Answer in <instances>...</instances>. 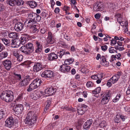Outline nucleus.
Here are the masks:
<instances>
[{
  "instance_id": "nucleus-51",
  "label": "nucleus",
  "mask_w": 130,
  "mask_h": 130,
  "mask_svg": "<svg viewBox=\"0 0 130 130\" xmlns=\"http://www.w3.org/2000/svg\"><path fill=\"white\" fill-rule=\"evenodd\" d=\"M115 48L117 50H118L119 51H122L124 50V48L123 47H120L118 46L115 45Z\"/></svg>"
},
{
  "instance_id": "nucleus-46",
  "label": "nucleus",
  "mask_w": 130,
  "mask_h": 130,
  "mask_svg": "<svg viewBox=\"0 0 130 130\" xmlns=\"http://www.w3.org/2000/svg\"><path fill=\"white\" fill-rule=\"evenodd\" d=\"M120 117L119 115H117L114 119V121L116 123H118L120 121Z\"/></svg>"
},
{
  "instance_id": "nucleus-32",
  "label": "nucleus",
  "mask_w": 130,
  "mask_h": 130,
  "mask_svg": "<svg viewBox=\"0 0 130 130\" xmlns=\"http://www.w3.org/2000/svg\"><path fill=\"white\" fill-rule=\"evenodd\" d=\"M74 61V60L73 59L71 58L66 60L64 62V63L65 64H70L72 63Z\"/></svg>"
},
{
  "instance_id": "nucleus-24",
  "label": "nucleus",
  "mask_w": 130,
  "mask_h": 130,
  "mask_svg": "<svg viewBox=\"0 0 130 130\" xmlns=\"http://www.w3.org/2000/svg\"><path fill=\"white\" fill-rule=\"evenodd\" d=\"M115 17L116 19H117V21L120 24V25L122 26V23L121 22L122 20V16L121 14L120 13H117L115 15Z\"/></svg>"
},
{
  "instance_id": "nucleus-37",
  "label": "nucleus",
  "mask_w": 130,
  "mask_h": 130,
  "mask_svg": "<svg viewBox=\"0 0 130 130\" xmlns=\"http://www.w3.org/2000/svg\"><path fill=\"white\" fill-rule=\"evenodd\" d=\"M30 97L34 100H36L38 99L37 95L36 94V93H35L31 94Z\"/></svg>"
},
{
  "instance_id": "nucleus-48",
  "label": "nucleus",
  "mask_w": 130,
  "mask_h": 130,
  "mask_svg": "<svg viewBox=\"0 0 130 130\" xmlns=\"http://www.w3.org/2000/svg\"><path fill=\"white\" fill-rule=\"evenodd\" d=\"M5 114V112L3 109L0 110V120L3 118L4 115Z\"/></svg>"
},
{
  "instance_id": "nucleus-15",
  "label": "nucleus",
  "mask_w": 130,
  "mask_h": 130,
  "mask_svg": "<svg viewBox=\"0 0 130 130\" xmlns=\"http://www.w3.org/2000/svg\"><path fill=\"white\" fill-rule=\"evenodd\" d=\"M23 23L20 22H18L15 25L14 28L17 31H20L23 28Z\"/></svg>"
},
{
  "instance_id": "nucleus-30",
  "label": "nucleus",
  "mask_w": 130,
  "mask_h": 130,
  "mask_svg": "<svg viewBox=\"0 0 130 130\" xmlns=\"http://www.w3.org/2000/svg\"><path fill=\"white\" fill-rule=\"evenodd\" d=\"M31 27V31L32 33H35L37 32L38 31V30L36 26V25H34L32 26H30L29 27Z\"/></svg>"
},
{
  "instance_id": "nucleus-25",
  "label": "nucleus",
  "mask_w": 130,
  "mask_h": 130,
  "mask_svg": "<svg viewBox=\"0 0 130 130\" xmlns=\"http://www.w3.org/2000/svg\"><path fill=\"white\" fill-rule=\"evenodd\" d=\"M25 47L26 48L30 50L32 52L34 51V47L33 46V44L30 42H28L25 45Z\"/></svg>"
},
{
  "instance_id": "nucleus-26",
  "label": "nucleus",
  "mask_w": 130,
  "mask_h": 130,
  "mask_svg": "<svg viewBox=\"0 0 130 130\" xmlns=\"http://www.w3.org/2000/svg\"><path fill=\"white\" fill-rule=\"evenodd\" d=\"M28 84L27 80L24 79L23 80H22L19 83V85L20 86L25 87Z\"/></svg>"
},
{
  "instance_id": "nucleus-58",
  "label": "nucleus",
  "mask_w": 130,
  "mask_h": 130,
  "mask_svg": "<svg viewBox=\"0 0 130 130\" xmlns=\"http://www.w3.org/2000/svg\"><path fill=\"white\" fill-rule=\"evenodd\" d=\"M98 78L102 79L103 78V74L102 73H101L100 74H98Z\"/></svg>"
},
{
  "instance_id": "nucleus-22",
  "label": "nucleus",
  "mask_w": 130,
  "mask_h": 130,
  "mask_svg": "<svg viewBox=\"0 0 130 130\" xmlns=\"http://www.w3.org/2000/svg\"><path fill=\"white\" fill-rule=\"evenodd\" d=\"M27 4L29 5L31 8H35L37 6V3L34 1H27L26 2Z\"/></svg>"
},
{
  "instance_id": "nucleus-40",
  "label": "nucleus",
  "mask_w": 130,
  "mask_h": 130,
  "mask_svg": "<svg viewBox=\"0 0 130 130\" xmlns=\"http://www.w3.org/2000/svg\"><path fill=\"white\" fill-rule=\"evenodd\" d=\"M101 88L98 87L96 88L94 91H93V93L96 94L99 93L101 91Z\"/></svg>"
},
{
  "instance_id": "nucleus-54",
  "label": "nucleus",
  "mask_w": 130,
  "mask_h": 130,
  "mask_svg": "<svg viewBox=\"0 0 130 130\" xmlns=\"http://www.w3.org/2000/svg\"><path fill=\"white\" fill-rule=\"evenodd\" d=\"M116 41L114 39H112L111 40L110 42L111 45H114L116 44Z\"/></svg>"
},
{
  "instance_id": "nucleus-35",
  "label": "nucleus",
  "mask_w": 130,
  "mask_h": 130,
  "mask_svg": "<svg viewBox=\"0 0 130 130\" xmlns=\"http://www.w3.org/2000/svg\"><path fill=\"white\" fill-rule=\"evenodd\" d=\"M107 123L105 120H103L101 122V123L99 124V125L101 128H104L106 126Z\"/></svg>"
},
{
  "instance_id": "nucleus-13",
  "label": "nucleus",
  "mask_w": 130,
  "mask_h": 130,
  "mask_svg": "<svg viewBox=\"0 0 130 130\" xmlns=\"http://www.w3.org/2000/svg\"><path fill=\"white\" fill-rule=\"evenodd\" d=\"M41 17L38 14L36 15V16H35L32 20H30L29 21V25H31V26L36 23L37 22H39L41 20Z\"/></svg>"
},
{
  "instance_id": "nucleus-21",
  "label": "nucleus",
  "mask_w": 130,
  "mask_h": 130,
  "mask_svg": "<svg viewBox=\"0 0 130 130\" xmlns=\"http://www.w3.org/2000/svg\"><path fill=\"white\" fill-rule=\"evenodd\" d=\"M58 55L55 53H52L48 54V59L50 60H53L57 59Z\"/></svg>"
},
{
  "instance_id": "nucleus-10",
  "label": "nucleus",
  "mask_w": 130,
  "mask_h": 130,
  "mask_svg": "<svg viewBox=\"0 0 130 130\" xmlns=\"http://www.w3.org/2000/svg\"><path fill=\"white\" fill-rule=\"evenodd\" d=\"M20 51L24 55H30L33 52L30 50L25 47V45L22 46L20 49Z\"/></svg>"
},
{
  "instance_id": "nucleus-64",
  "label": "nucleus",
  "mask_w": 130,
  "mask_h": 130,
  "mask_svg": "<svg viewBox=\"0 0 130 130\" xmlns=\"http://www.w3.org/2000/svg\"><path fill=\"white\" fill-rule=\"evenodd\" d=\"M101 14L100 13H96L95 15V18L97 19H99L100 17Z\"/></svg>"
},
{
  "instance_id": "nucleus-17",
  "label": "nucleus",
  "mask_w": 130,
  "mask_h": 130,
  "mask_svg": "<svg viewBox=\"0 0 130 130\" xmlns=\"http://www.w3.org/2000/svg\"><path fill=\"white\" fill-rule=\"evenodd\" d=\"M28 19L27 20V21H26L25 22L24 24L25 26H27L28 27H29L30 26H31V25H29V21H30V20L33 19L34 18H33V14L30 13H28ZM29 21L30 22V21Z\"/></svg>"
},
{
  "instance_id": "nucleus-41",
  "label": "nucleus",
  "mask_w": 130,
  "mask_h": 130,
  "mask_svg": "<svg viewBox=\"0 0 130 130\" xmlns=\"http://www.w3.org/2000/svg\"><path fill=\"white\" fill-rule=\"evenodd\" d=\"M17 60L19 61L20 62L22 60L23 58V56L21 54H19L18 56L16 57Z\"/></svg>"
},
{
  "instance_id": "nucleus-14",
  "label": "nucleus",
  "mask_w": 130,
  "mask_h": 130,
  "mask_svg": "<svg viewBox=\"0 0 130 130\" xmlns=\"http://www.w3.org/2000/svg\"><path fill=\"white\" fill-rule=\"evenodd\" d=\"M3 65L5 68L7 70H9L12 65V63L9 60L7 59L3 62Z\"/></svg>"
},
{
  "instance_id": "nucleus-6",
  "label": "nucleus",
  "mask_w": 130,
  "mask_h": 130,
  "mask_svg": "<svg viewBox=\"0 0 130 130\" xmlns=\"http://www.w3.org/2000/svg\"><path fill=\"white\" fill-rule=\"evenodd\" d=\"M54 73L52 71L46 70L43 72L41 74L42 77L47 78H51L54 76Z\"/></svg>"
},
{
  "instance_id": "nucleus-23",
  "label": "nucleus",
  "mask_w": 130,
  "mask_h": 130,
  "mask_svg": "<svg viewBox=\"0 0 130 130\" xmlns=\"http://www.w3.org/2000/svg\"><path fill=\"white\" fill-rule=\"evenodd\" d=\"M20 39V41L21 42V43L22 44H24L28 40V36L27 35H23L21 37Z\"/></svg>"
},
{
  "instance_id": "nucleus-31",
  "label": "nucleus",
  "mask_w": 130,
  "mask_h": 130,
  "mask_svg": "<svg viewBox=\"0 0 130 130\" xmlns=\"http://www.w3.org/2000/svg\"><path fill=\"white\" fill-rule=\"evenodd\" d=\"M8 55L7 52L6 51L2 52L0 54V57L1 59L5 58L7 57Z\"/></svg>"
},
{
  "instance_id": "nucleus-61",
  "label": "nucleus",
  "mask_w": 130,
  "mask_h": 130,
  "mask_svg": "<svg viewBox=\"0 0 130 130\" xmlns=\"http://www.w3.org/2000/svg\"><path fill=\"white\" fill-rule=\"evenodd\" d=\"M116 58L118 59H121V55L119 53L116 54Z\"/></svg>"
},
{
  "instance_id": "nucleus-1",
  "label": "nucleus",
  "mask_w": 130,
  "mask_h": 130,
  "mask_svg": "<svg viewBox=\"0 0 130 130\" xmlns=\"http://www.w3.org/2000/svg\"><path fill=\"white\" fill-rule=\"evenodd\" d=\"M1 99L6 102L8 103L12 101L13 99V93L11 90H6L3 91L0 95Z\"/></svg>"
},
{
  "instance_id": "nucleus-38",
  "label": "nucleus",
  "mask_w": 130,
  "mask_h": 130,
  "mask_svg": "<svg viewBox=\"0 0 130 130\" xmlns=\"http://www.w3.org/2000/svg\"><path fill=\"white\" fill-rule=\"evenodd\" d=\"M64 55V50H60L57 53V55L60 58L62 57V56Z\"/></svg>"
},
{
  "instance_id": "nucleus-28",
  "label": "nucleus",
  "mask_w": 130,
  "mask_h": 130,
  "mask_svg": "<svg viewBox=\"0 0 130 130\" xmlns=\"http://www.w3.org/2000/svg\"><path fill=\"white\" fill-rule=\"evenodd\" d=\"M17 35L16 32H9L8 37L11 38L15 39L17 38Z\"/></svg>"
},
{
  "instance_id": "nucleus-3",
  "label": "nucleus",
  "mask_w": 130,
  "mask_h": 130,
  "mask_svg": "<svg viewBox=\"0 0 130 130\" xmlns=\"http://www.w3.org/2000/svg\"><path fill=\"white\" fill-rule=\"evenodd\" d=\"M110 93L109 91H107L101 94V103L102 105L107 104L110 98Z\"/></svg>"
},
{
  "instance_id": "nucleus-50",
  "label": "nucleus",
  "mask_w": 130,
  "mask_h": 130,
  "mask_svg": "<svg viewBox=\"0 0 130 130\" xmlns=\"http://www.w3.org/2000/svg\"><path fill=\"white\" fill-rule=\"evenodd\" d=\"M20 9H21V7H19ZM27 11L26 10L23 9H20L18 11L19 12L20 14L25 13Z\"/></svg>"
},
{
  "instance_id": "nucleus-62",
  "label": "nucleus",
  "mask_w": 130,
  "mask_h": 130,
  "mask_svg": "<svg viewBox=\"0 0 130 130\" xmlns=\"http://www.w3.org/2000/svg\"><path fill=\"white\" fill-rule=\"evenodd\" d=\"M60 10V9L59 7H56L54 10V12L58 14L59 13Z\"/></svg>"
},
{
  "instance_id": "nucleus-49",
  "label": "nucleus",
  "mask_w": 130,
  "mask_h": 130,
  "mask_svg": "<svg viewBox=\"0 0 130 130\" xmlns=\"http://www.w3.org/2000/svg\"><path fill=\"white\" fill-rule=\"evenodd\" d=\"M35 52L37 53H40L41 52L42 47H36Z\"/></svg>"
},
{
  "instance_id": "nucleus-33",
  "label": "nucleus",
  "mask_w": 130,
  "mask_h": 130,
  "mask_svg": "<svg viewBox=\"0 0 130 130\" xmlns=\"http://www.w3.org/2000/svg\"><path fill=\"white\" fill-rule=\"evenodd\" d=\"M121 96V95L119 93V94H118L116 97L113 99L112 101L114 103H116L119 100Z\"/></svg>"
},
{
  "instance_id": "nucleus-29",
  "label": "nucleus",
  "mask_w": 130,
  "mask_h": 130,
  "mask_svg": "<svg viewBox=\"0 0 130 130\" xmlns=\"http://www.w3.org/2000/svg\"><path fill=\"white\" fill-rule=\"evenodd\" d=\"M12 52L13 54V55L15 57H16L18 56V55L19 54L20 52L19 50L18 49L13 50L12 51Z\"/></svg>"
},
{
  "instance_id": "nucleus-55",
  "label": "nucleus",
  "mask_w": 130,
  "mask_h": 130,
  "mask_svg": "<svg viewBox=\"0 0 130 130\" xmlns=\"http://www.w3.org/2000/svg\"><path fill=\"white\" fill-rule=\"evenodd\" d=\"M5 48L3 45L0 42V52H1Z\"/></svg>"
},
{
  "instance_id": "nucleus-12",
  "label": "nucleus",
  "mask_w": 130,
  "mask_h": 130,
  "mask_svg": "<svg viewBox=\"0 0 130 130\" xmlns=\"http://www.w3.org/2000/svg\"><path fill=\"white\" fill-rule=\"evenodd\" d=\"M71 69V67L67 64H63L60 66V70L62 72H66L69 71Z\"/></svg>"
},
{
  "instance_id": "nucleus-27",
  "label": "nucleus",
  "mask_w": 130,
  "mask_h": 130,
  "mask_svg": "<svg viewBox=\"0 0 130 130\" xmlns=\"http://www.w3.org/2000/svg\"><path fill=\"white\" fill-rule=\"evenodd\" d=\"M13 74L14 80L19 81L21 79V76L20 74L14 73Z\"/></svg>"
},
{
  "instance_id": "nucleus-43",
  "label": "nucleus",
  "mask_w": 130,
  "mask_h": 130,
  "mask_svg": "<svg viewBox=\"0 0 130 130\" xmlns=\"http://www.w3.org/2000/svg\"><path fill=\"white\" fill-rule=\"evenodd\" d=\"M1 40L6 45H7L10 43V40L6 38L2 39Z\"/></svg>"
},
{
  "instance_id": "nucleus-19",
  "label": "nucleus",
  "mask_w": 130,
  "mask_h": 130,
  "mask_svg": "<svg viewBox=\"0 0 130 130\" xmlns=\"http://www.w3.org/2000/svg\"><path fill=\"white\" fill-rule=\"evenodd\" d=\"M92 120L90 119L87 120L84 124L83 128L85 129H89L92 123Z\"/></svg>"
},
{
  "instance_id": "nucleus-47",
  "label": "nucleus",
  "mask_w": 130,
  "mask_h": 130,
  "mask_svg": "<svg viewBox=\"0 0 130 130\" xmlns=\"http://www.w3.org/2000/svg\"><path fill=\"white\" fill-rule=\"evenodd\" d=\"M36 94L37 95L38 99L41 98L42 96H43V94L42 91H41L36 93Z\"/></svg>"
},
{
  "instance_id": "nucleus-53",
  "label": "nucleus",
  "mask_w": 130,
  "mask_h": 130,
  "mask_svg": "<svg viewBox=\"0 0 130 130\" xmlns=\"http://www.w3.org/2000/svg\"><path fill=\"white\" fill-rule=\"evenodd\" d=\"M107 46L105 45L101 47V48L102 50L104 52L105 51L107 50Z\"/></svg>"
},
{
  "instance_id": "nucleus-2",
  "label": "nucleus",
  "mask_w": 130,
  "mask_h": 130,
  "mask_svg": "<svg viewBox=\"0 0 130 130\" xmlns=\"http://www.w3.org/2000/svg\"><path fill=\"white\" fill-rule=\"evenodd\" d=\"M37 119V117L34 112L30 111L27 114L25 122L26 124L31 125L35 123Z\"/></svg>"
},
{
  "instance_id": "nucleus-56",
  "label": "nucleus",
  "mask_w": 130,
  "mask_h": 130,
  "mask_svg": "<svg viewBox=\"0 0 130 130\" xmlns=\"http://www.w3.org/2000/svg\"><path fill=\"white\" fill-rule=\"evenodd\" d=\"M23 98V96L22 95H19L17 97L16 100V101H19Z\"/></svg>"
},
{
  "instance_id": "nucleus-44",
  "label": "nucleus",
  "mask_w": 130,
  "mask_h": 130,
  "mask_svg": "<svg viewBox=\"0 0 130 130\" xmlns=\"http://www.w3.org/2000/svg\"><path fill=\"white\" fill-rule=\"evenodd\" d=\"M16 0H11L9 1V4L11 6H14L16 5Z\"/></svg>"
},
{
  "instance_id": "nucleus-42",
  "label": "nucleus",
  "mask_w": 130,
  "mask_h": 130,
  "mask_svg": "<svg viewBox=\"0 0 130 130\" xmlns=\"http://www.w3.org/2000/svg\"><path fill=\"white\" fill-rule=\"evenodd\" d=\"M108 7L111 9H113L115 7V4L114 3H109L107 4Z\"/></svg>"
},
{
  "instance_id": "nucleus-20",
  "label": "nucleus",
  "mask_w": 130,
  "mask_h": 130,
  "mask_svg": "<svg viewBox=\"0 0 130 130\" xmlns=\"http://www.w3.org/2000/svg\"><path fill=\"white\" fill-rule=\"evenodd\" d=\"M101 63L102 65L105 67H108L109 65V63L106 61L104 56H102L101 58Z\"/></svg>"
},
{
  "instance_id": "nucleus-60",
  "label": "nucleus",
  "mask_w": 130,
  "mask_h": 130,
  "mask_svg": "<svg viewBox=\"0 0 130 130\" xmlns=\"http://www.w3.org/2000/svg\"><path fill=\"white\" fill-rule=\"evenodd\" d=\"M5 7L3 4L0 5V11H3L5 9Z\"/></svg>"
},
{
  "instance_id": "nucleus-36",
  "label": "nucleus",
  "mask_w": 130,
  "mask_h": 130,
  "mask_svg": "<svg viewBox=\"0 0 130 130\" xmlns=\"http://www.w3.org/2000/svg\"><path fill=\"white\" fill-rule=\"evenodd\" d=\"M85 112V110L84 109V108H80L77 109V113L79 115H82Z\"/></svg>"
},
{
  "instance_id": "nucleus-5",
  "label": "nucleus",
  "mask_w": 130,
  "mask_h": 130,
  "mask_svg": "<svg viewBox=\"0 0 130 130\" xmlns=\"http://www.w3.org/2000/svg\"><path fill=\"white\" fill-rule=\"evenodd\" d=\"M42 83V80L39 78H37L34 80L32 83L30 84V85L34 89L37 88Z\"/></svg>"
},
{
  "instance_id": "nucleus-16",
  "label": "nucleus",
  "mask_w": 130,
  "mask_h": 130,
  "mask_svg": "<svg viewBox=\"0 0 130 130\" xmlns=\"http://www.w3.org/2000/svg\"><path fill=\"white\" fill-rule=\"evenodd\" d=\"M21 43V42L18 40H12L11 44V47L13 48L18 47Z\"/></svg>"
},
{
  "instance_id": "nucleus-63",
  "label": "nucleus",
  "mask_w": 130,
  "mask_h": 130,
  "mask_svg": "<svg viewBox=\"0 0 130 130\" xmlns=\"http://www.w3.org/2000/svg\"><path fill=\"white\" fill-rule=\"evenodd\" d=\"M32 79L30 77L29 75L26 76L25 78L24 79H26L27 80L28 82L30 81Z\"/></svg>"
},
{
  "instance_id": "nucleus-7",
  "label": "nucleus",
  "mask_w": 130,
  "mask_h": 130,
  "mask_svg": "<svg viewBox=\"0 0 130 130\" xmlns=\"http://www.w3.org/2000/svg\"><path fill=\"white\" fill-rule=\"evenodd\" d=\"M5 126L9 128L12 127L14 125V121L13 118L12 117H9L6 121Z\"/></svg>"
},
{
  "instance_id": "nucleus-57",
  "label": "nucleus",
  "mask_w": 130,
  "mask_h": 130,
  "mask_svg": "<svg viewBox=\"0 0 130 130\" xmlns=\"http://www.w3.org/2000/svg\"><path fill=\"white\" fill-rule=\"evenodd\" d=\"M91 78L93 80H97L98 79L97 75H94L91 76Z\"/></svg>"
},
{
  "instance_id": "nucleus-59",
  "label": "nucleus",
  "mask_w": 130,
  "mask_h": 130,
  "mask_svg": "<svg viewBox=\"0 0 130 130\" xmlns=\"http://www.w3.org/2000/svg\"><path fill=\"white\" fill-rule=\"evenodd\" d=\"M35 43L36 47H42V45L38 41H36L35 42Z\"/></svg>"
},
{
  "instance_id": "nucleus-8",
  "label": "nucleus",
  "mask_w": 130,
  "mask_h": 130,
  "mask_svg": "<svg viewBox=\"0 0 130 130\" xmlns=\"http://www.w3.org/2000/svg\"><path fill=\"white\" fill-rule=\"evenodd\" d=\"M13 109L16 114H18L22 112L23 109V107L21 104H17L13 108Z\"/></svg>"
},
{
  "instance_id": "nucleus-18",
  "label": "nucleus",
  "mask_w": 130,
  "mask_h": 130,
  "mask_svg": "<svg viewBox=\"0 0 130 130\" xmlns=\"http://www.w3.org/2000/svg\"><path fill=\"white\" fill-rule=\"evenodd\" d=\"M48 37L47 38V42L48 43L50 44H52L54 43V40L53 38L52 34L50 31L48 32Z\"/></svg>"
},
{
  "instance_id": "nucleus-11",
  "label": "nucleus",
  "mask_w": 130,
  "mask_h": 130,
  "mask_svg": "<svg viewBox=\"0 0 130 130\" xmlns=\"http://www.w3.org/2000/svg\"><path fill=\"white\" fill-rule=\"evenodd\" d=\"M42 69L41 63L39 62L35 63L33 67V70L34 72H37L41 70Z\"/></svg>"
},
{
  "instance_id": "nucleus-34",
  "label": "nucleus",
  "mask_w": 130,
  "mask_h": 130,
  "mask_svg": "<svg viewBox=\"0 0 130 130\" xmlns=\"http://www.w3.org/2000/svg\"><path fill=\"white\" fill-rule=\"evenodd\" d=\"M94 84L91 81H88L86 83V86L87 88H90L93 87Z\"/></svg>"
},
{
  "instance_id": "nucleus-4",
  "label": "nucleus",
  "mask_w": 130,
  "mask_h": 130,
  "mask_svg": "<svg viewBox=\"0 0 130 130\" xmlns=\"http://www.w3.org/2000/svg\"><path fill=\"white\" fill-rule=\"evenodd\" d=\"M93 9L95 11H102L104 9V6L102 3L97 2L95 3L93 6Z\"/></svg>"
},
{
  "instance_id": "nucleus-39",
  "label": "nucleus",
  "mask_w": 130,
  "mask_h": 130,
  "mask_svg": "<svg viewBox=\"0 0 130 130\" xmlns=\"http://www.w3.org/2000/svg\"><path fill=\"white\" fill-rule=\"evenodd\" d=\"M16 5L18 6H21L23 5L24 1L22 0H16Z\"/></svg>"
},
{
  "instance_id": "nucleus-9",
  "label": "nucleus",
  "mask_w": 130,
  "mask_h": 130,
  "mask_svg": "<svg viewBox=\"0 0 130 130\" xmlns=\"http://www.w3.org/2000/svg\"><path fill=\"white\" fill-rule=\"evenodd\" d=\"M57 90V89L56 88L51 87L45 89L44 92L45 94H48V95L51 96L54 94Z\"/></svg>"
},
{
  "instance_id": "nucleus-52",
  "label": "nucleus",
  "mask_w": 130,
  "mask_h": 130,
  "mask_svg": "<svg viewBox=\"0 0 130 130\" xmlns=\"http://www.w3.org/2000/svg\"><path fill=\"white\" fill-rule=\"evenodd\" d=\"M109 52L111 53H113L115 52L117 53V51L112 47L109 49Z\"/></svg>"
},
{
  "instance_id": "nucleus-45",
  "label": "nucleus",
  "mask_w": 130,
  "mask_h": 130,
  "mask_svg": "<svg viewBox=\"0 0 130 130\" xmlns=\"http://www.w3.org/2000/svg\"><path fill=\"white\" fill-rule=\"evenodd\" d=\"M119 40L121 41H124V42L125 43H127L129 41V39L128 38L124 39L121 37H119Z\"/></svg>"
}]
</instances>
